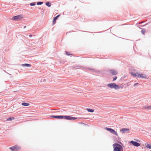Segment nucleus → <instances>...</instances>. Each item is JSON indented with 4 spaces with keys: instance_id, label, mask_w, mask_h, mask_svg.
Returning <instances> with one entry per match:
<instances>
[{
    "instance_id": "obj_1",
    "label": "nucleus",
    "mask_w": 151,
    "mask_h": 151,
    "mask_svg": "<svg viewBox=\"0 0 151 151\" xmlns=\"http://www.w3.org/2000/svg\"><path fill=\"white\" fill-rule=\"evenodd\" d=\"M51 117L54 118H57L58 119H65L69 120H74L77 119V118L76 117H74L72 116H51Z\"/></svg>"
},
{
    "instance_id": "obj_2",
    "label": "nucleus",
    "mask_w": 151,
    "mask_h": 151,
    "mask_svg": "<svg viewBox=\"0 0 151 151\" xmlns=\"http://www.w3.org/2000/svg\"><path fill=\"white\" fill-rule=\"evenodd\" d=\"M114 151H123L122 147L120 145L117 143H114L113 144Z\"/></svg>"
},
{
    "instance_id": "obj_3",
    "label": "nucleus",
    "mask_w": 151,
    "mask_h": 151,
    "mask_svg": "<svg viewBox=\"0 0 151 151\" xmlns=\"http://www.w3.org/2000/svg\"><path fill=\"white\" fill-rule=\"evenodd\" d=\"M107 86L111 89L114 88L115 89L120 88L119 86L116 85L115 83H110L107 84Z\"/></svg>"
},
{
    "instance_id": "obj_4",
    "label": "nucleus",
    "mask_w": 151,
    "mask_h": 151,
    "mask_svg": "<svg viewBox=\"0 0 151 151\" xmlns=\"http://www.w3.org/2000/svg\"><path fill=\"white\" fill-rule=\"evenodd\" d=\"M20 149V147L17 145H16L9 148V149L12 151H17Z\"/></svg>"
},
{
    "instance_id": "obj_5",
    "label": "nucleus",
    "mask_w": 151,
    "mask_h": 151,
    "mask_svg": "<svg viewBox=\"0 0 151 151\" xmlns=\"http://www.w3.org/2000/svg\"><path fill=\"white\" fill-rule=\"evenodd\" d=\"M23 17L22 15H19L13 17L12 18V19L13 20L16 21L18 19H21Z\"/></svg>"
},
{
    "instance_id": "obj_6",
    "label": "nucleus",
    "mask_w": 151,
    "mask_h": 151,
    "mask_svg": "<svg viewBox=\"0 0 151 151\" xmlns=\"http://www.w3.org/2000/svg\"><path fill=\"white\" fill-rule=\"evenodd\" d=\"M105 129L108 131H109L111 133L114 134L116 136H118L117 132L114 129L107 127H106Z\"/></svg>"
},
{
    "instance_id": "obj_7",
    "label": "nucleus",
    "mask_w": 151,
    "mask_h": 151,
    "mask_svg": "<svg viewBox=\"0 0 151 151\" xmlns=\"http://www.w3.org/2000/svg\"><path fill=\"white\" fill-rule=\"evenodd\" d=\"M137 77L140 78H146L147 76L145 74H139L138 73L137 74Z\"/></svg>"
},
{
    "instance_id": "obj_8",
    "label": "nucleus",
    "mask_w": 151,
    "mask_h": 151,
    "mask_svg": "<svg viewBox=\"0 0 151 151\" xmlns=\"http://www.w3.org/2000/svg\"><path fill=\"white\" fill-rule=\"evenodd\" d=\"M131 143H132L133 145L136 146L138 147L140 146V145L139 143H137L136 142L134 141H131L130 142Z\"/></svg>"
},
{
    "instance_id": "obj_9",
    "label": "nucleus",
    "mask_w": 151,
    "mask_h": 151,
    "mask_svg": "<svg viewBox=\"0 0 151 151\" xmlns=\"http://www.w3.org/2000/svg\"><path fill=\"white\" fill-rule=\"evenodd\" d=\"M110 73L113 75H116L117 74V72L114 70H111L110 71Z\"/></svg>"
},
{
    "instance_id": "obj_10",
    "label": "nucleus",
    "mask_w": 151,
    "mask_h": 151,
    "mask_svg": "<svg viewBox=\"0 0 151 151\" xmlns=\"http://www.w3.org/2000/svg\"><path fill=\"white\" fill-rule=\"evenodd\" d=\"M60 16V15L59 14L54 18L52 21L53 25H54L55 24L56 20L58 19V18Z\"/></svg>"
},
{
    "instance_id": "obj_11",
    "label": "nucleus",
    "mask_w": 151,
    "mask_h": 151,
    "mask_svg": "<svg viewBox=\"0 0 151 151\" xmlns=\"http://www.w3.org/2000/svg\"><path fill=\"white\" fill-rule=\"evenodd\" d=\"M138 73H133V72H131V75L132 76L134 77H136L137 76V74Z\"/></svg>"
},
{
    "instance_id": "obj_12",
    "label": "nucleus",
    "mask_w": 151,
    "mask_h": 151,
    "mask_svg": "<svg viewBox=\"0 0 151 151\" xmlns=\"http://www.w3.org/2000/svg\"><path fill=\"white\" fill-rule=\"evenodd\" d=\"M22 105L23 106H27L29 105V104L27 103H22Z\"/></svg>"
},
{
    "instance_id": "obj_13",
    "label": "nucleus",
    "mask_w": 151,
    "mask_h": 151,
    "mask_svg": "<svg viewBox=\"0 0 151 151\" xmlns=\"http://www.w3.org/2000/svg\"><path fill=\"white\" fill-rule=\"evenodd\" d=\"M86 110L88 111L91 112H93L94 111V109H90L87 108Z\"/></svg>"
},
{
    "instance_id": "obj_14",
    "label": "nucleus",
    "mask_w": 151,
    "mask_h": 151,
    "mask_svg": "<svg viewBox=\"0 0 151 151\" xmlns=\"http://www.w3.org/2000/svg\"><path fill=\"white\" fill-rule=\"evenodd\" d=\"M129 130V129H122L121 131H122L123 132H125L126 131H128Z\"/></svg>"
},
{
    "instance_id": "obj_15",
    "label": "nucleus",
    "mask_w": 151,
    "mask_h": 151,
    "mask_svg": "<svg viewBox=\"0 0 151 151\" xmlns=\"http://www.w3.org/2000/svg\"><path fill=\"white\" fill-rule=\"evenodd\" d=\"M22 66H27V67H30L31 66V65L29 64H24L22 65Z\"/></svg>"
},
{
    "instance_id": "obj_16",
    "label": "nucleus",
    "mask_w": 151,
    "mask_h": 151,
    "mask_svg": "<svg viewBox=\"0 0 151 151\" xmlns=\"http://www.w3.org/2000/svg\"><path fill=\"white\" fill-rule=\"evenodd\" d=\"M46 5L49 7L51 5V3L49 2L46 3Z\"/></svg>"
},
{
    "instance_id": "obj_17",
    "label": "nucleus",
    "mask_w": 151,
    "mask_h": 151,
    "mask_svg": "<svg viewBox=\"0 0 151 151\" xmlns=\"http://www.w3.org/2000/svg\"><path fill=\"white\" fill-rule=\"evenodd\" d=\"M14 119V117L9 118L7 119V121H11V120H12L13 119Z\"/></svg>"
},
{
    "instance_id": "obj_18",
    "label": "nucleus",
    "mask_w": 151,
    "mask_h": 151,
    "mask_svg": "<svg viewBox=\"0 0 151 151\" xmlns=\"http://www.w3.org/2000/svg\"><path fill=\"white\" fill-rule=\"evenodd\" d=\"M146 147L147 148H148L149 149H151V145L148 144L147 145Z\"/></svg>"
},
{
    "instance_id": "obj_19",
    "label": "nucleus",
    "mask_w": 151,
    "mask_h": 151,
    "mask_svg": "<svg viewBox=\"0 0 151 151\" xmlns=\"http://www.w3.org/2000/svg\"><path fill=\"white\" fill-rule=\"evenodd\" d=\"M141 32L142 34H144L145 32V30L144 29H143L141 30Z\"/></svg>"
},
{
    "instance_id": "obj_20",
    "label": "nucleus",
    "mask_w": 151,
    "mask_h": 151,
    "mask_svg": "<svg viewBox=\"0 0 151 151\" xmlns=\"http://www.w3.org/2000/svg\"><path fill=\"white\" fill-rule=\"evenodd\" d=\"M146 108L147 109H151V106H147L146 107Z\"/></svg>"
},
{
    "instance_id": "obj_21",
    "label": "nucleus",
    "mask_w": 151,
    "mask_h": 151,
    "mask_svg": "<svg viewBox=\"0 0 151 151\" xmlns=\"http://www.w3.org/2000/svg\"><path fill=\"white\" fill-rule=\"evenodd\" d=\"M43 4V2H39L37 3V4L38 5H41V4Z\"/></svg>"
},
{
    "instance_id": "obj_22",
    "label": "nucleus",
    "mask_w": 151,
    "mask_h": 151,
    "mask_svg": "<svg viewBox=\"0 0 151 151\" xmlns=\"http://www.w3.org/2000/svg\"><path fill=\"white\" fill-rule=\"evenodd\" d=\"M30 4L32 6H35V3H31Z\"/></svg>"
},
{
    "instance_id": "obj_23",
    "label": "nucleus",
    "mask_w": 151,
    "mask_h": 151,
    "mask_svg": "<svg viewBox=\"0 0 151 151\" xmlns=\"http://www.w3.org/2000/svg\"><path fill=\"white\" fill-rule=\"evenodd\" d=\"M117 77L116 76H115L114 77V78L113 79V81H114L116 80L117 79Z\"/></svg>"
},
{
    "instance_id": "obj_24",
    "label": "nucleus",
    "mask_w": 151,
    "mask_h": 151,
    "mask_svg": "<svg viewBox=\"0 0 151 151\" xmlns=\"http://www.w3.org/2000/svg\"><path fill=\"white\" fill-rule=\"evenodd\" d=\"M138 84V83H135V84H134V86H137V85Z\"/></svg>"
},
{
    "instance_id": "obj_25",
    "label": "nucleus",
    "mask_w": 151,
    "mask_h": 151,
    "mask_svg": "<svg viewBox=\"0 0 151 151\" xmlns=\"http://www.w3.org/2000/svg\"><path fill=\"white\" fill-rule=\"evenodd\" d=\"M32 36V35H29V37H31Z\"/></svg>"
},
{
    "instance_id": "obj_26",
    "label": "nucleus",
    "mask_w": 151,
    "mask_h": 151,
    "mask_svg": "<svg viewBox=\"0 0 151 151\" xmlns=\"http://www.w3.org/2000/svg\"><path fill=\"white\" fill-rule=\"evenodd\" d=\"M26 26H24V28H25L26 27Z\"/></svg>"
}]
</instances>
